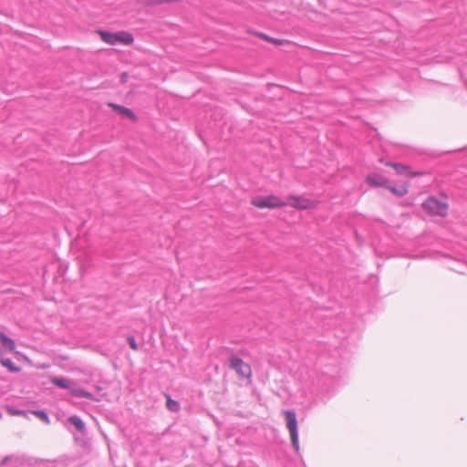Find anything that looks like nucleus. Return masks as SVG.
Wrapping results in <instances>:
<instances>
[{
	"instance_id": "nucleus-1",
	"label": "nucleus",
	"mask_w": 467,
	"mask_h": 467,
	"mask_svg": "<svg viewBox=\"0 0 467 467\" xmlns=\"http://www.w3.org/2000/svg\"><path fill=\"white\" fill-rule=\"evenodd\" d=\"M283 414L285 416V426L289 431L292 447L296 453L299 454L300 446L296 413L293 410H284Z\"/></svg>"
},
{
	"instance_id": "nucleus-2",
	"label": "nucleus",
	"mask_w": 467,
	"mask_h": 467,
	"mask_svg": "<svg viewBox=\"0 0 467 467\" xmlns=\"http://www.w3.org/2000/svg\"><path fill=\"white\" fill-rule=\"evenodd\" d=\"M422 208L430 215L444 217L448 213L449 205L447 202L431 196L422 203Z\"/></svg>"
},
{
	"instance_id": "nucleus-3",
	"label": "nucleus",
	"mask_w": 467,
	"mask_h": 467,
	"mask_svg": "<svg viewBox=\"0 0 467 467\" xmlns=\"http://www.w3.org/2000/svg\"><path fill=\"white\" fill-rule=\"evenodd\" d=\"M229 368L235 371L241 377L250 379L252 377V369L250 365L244 362L242 358L237 356L232 355L228 358Z\"/></svg>"
},
{
	"instance_id": "nucleus-4",
	"label": "nucleus",
	"mask_w": 467,
	"mask_h": 467,
	"mask_svg": "<svg viewBox=\"0 0 467 467\" xmlns=\"http://www.w3.org/2000/svg\"><path fill=\"white\" fill-rule=\"evenodd\" d=\"M252 204L257 208H278L285 206L286 202L275 195H269L254 198Z\"/></svg>"
},
{
	"instance_id": "nucleus-5",
	"label": "nucleus",
	"mask_w": 467,
	"mask_h": 467,
	"mask_svg": "<svg viewBox=\"0 0 467 467\" xmlns=\"http://www.w3.org/2000/svg\"><path fill=\"white\" fill-rule=\"evenodd\" d=\"M286 204L297 209H309L314 206V202L309 199L296 196H290Z\"/></svg>"
},
{
	"instance_id": "nucleus-6",
	"label": "nucleus",
	"mask_w": 467,
	"mask_h": 467,
	"mask_svg": "<svg viewBox=\"0 0 467 467\" xmlns=\"http://www.w3.org/2000/svg\"><path fill=\"white\" fill-rule=\"evenodd\" d=\"M387 166L392 167L396 173L399 175H406L409 177H415L422 174L421 172H411L410 168L408 165L401 164V163H396V162H385Z\"/></svg>"
},
{
	"instance_id": "nucleus-7",
	"label": "nucleus",
	"mask_w": 467,
	"mask_h": 467,
	"mask_svg": "<svg viewBox=\"0 0 467 467\" xmlns=\"http://www.w3.org/2000/svg\"><path fill=\"white\" fill-rule=\"evenodd\" d=\"M366 182L372 186L389 188L388 180L380 174L371 173L366 178Z\"/></svg>"
},
{
	"instance_id": "nucleus-8",
	"label": "nucleus",
	"mask_w": 467,
	"mask_h": 467,
	"mask_svg": "<svg viewBox=\"0 0 467 467\" xmlns=\"http://www.w3.org/2000/svg\"><path fill=\"white\" fill-rule=\"evenodd\" d=\"M69 393L76 398H84V399L95 400V398L92 393L85 390L82 388L76 387L75 383H74V385H71Z\"/></svg>"
},
{
	"instance_id": "nucleus-9",
	"label": "nucleus",
	"mask_w": 467,
	"mask_h": 467,
	"mask_svg": "<svg viewBox=\"0 0 467 467\" xmlns=\"http://www.w3.org/2000/svg\"><path fill=\"white\" fill-rule=\"evenodd\" d=\"M109 106L113 109L115 111L128 117L129 119H135L136 117L134 115V113L132 112L131 109L126 108V107H123V106H120V105H118V104H115V103H109Z\"/></svg>"
},
{
	"instance_id": "nucleus-10",
	"label": "nucleus",
	"mask_w": 467,
	"mask_h": 467,
	"mask_svg": "<svg viewBox=\"0 0 467 467\" xmlns=\"http://www.w3.org/2000/svg\"><path fill=\"white\" fill-rule=\"evenodd\" d=\"M67 421L71 425H73L78 432H80L82 434L85 433V431H86L85 423L80 419V417H78L77 415L70 416L68 418Z\"/></svg>"
},
{
	"instance_id": "nucleus-11",
	"label": "nucleus",
	"mask_w": 467,
	"mask_h": 467,
	"mask_svg": "<svg viewBox=\"0 0 467 467\" xmlns=\"http://www.w3.org/2000/svg\"><path fill=\"white\" fill-rule=\"evenodd\" d=\"M99 34L101 37V39L109 44V45H116L117 44V33H111L108 31L100 30L99 31Z\"/></svg>"
},
{
	"instance_id": "nucleus-12",
	"label": "nucleus",
	"mask_w": 467,
	"mask_h": 467,
	"mask_svg": "<svg viewBox=\"0 0 467 467\" xmlns=\"http://www.w3.org/2000/svg\"><path fill=\"white\" fill-rule=\"evenodd\" d=\"M52 383L55 386L60 389H67L68 391L71 389V385H74V382L72 380L67 379L66 378H55L52 379Z\"/></svg>"
},
{
	"instance_id": "nucleus-13",
	"label": "nucleus",
	"mask_w": 467,
	"mask_h": 467,
	"mask_svg": "<svg viewBox=\"0 0 467 467\" xmlns=\"http://www.w3.org/2000/svg\"><path fill=\"white\" fill-rule=\"evenodd\" d=\"M133 40L132 35L128 32L121 31L117 33V44L121 43L124 45H130Z\"/></svg>"
},
{
	"instance_id": "nucleus-14",
	"label": "nucleus",
	"mask_w": 467,
	"mask_h": 467,
	"mask_svg": "<svg viewBox=\"0 0 467 467\" xmlns=\"http://www.w3.org/2000/svg\"><path fill=\"white\" fill-rule=\"evenodd\" d=\"M0 342L3 347L10 351H13L16 348V343L13 339L8 337L5 333H0Z\"/></svg>"
},
{
	"instance_id": "nucleus-15",
	"label": "nucleus",
	"mask_w": 467,
	"mask_h": 467,
	"mask_svg": "<svg viewBox=\"0 0 467 467\" xmlns=\"http://www.w3.org/2000/svg\"><path fill=\"white\" fill-rule=\"evenodd\" d=\"M166 407L171 412H177L180 410L181 406L178 401L172 400L169 395H166Z\"/></svg>"
},
{
	"instance_id": "nucleus-16",
	"label": "nucleus",
	"mask_w": 467,
	"mask_h": 467,
	"mask_svg": "<svg viewBox=\"0 0 467 467\" xmlns=\"http://www.w3.org/2000/svg\"><path fill=\"white\" fill-rule=\"evenodd\" d=\"M1 364L11 372L19 371V368L15 365L11 358H1Z\"/></svg>"
},
{
	"instance_id": "nucleus-17",
	"label": "nucleus",
	"mask_w": 467,
	"mask_h": 467,
	"mask_svg": "<svg viewBox=\"0 0 467 467\" xmlns=\"http://www.w3.org/2000/svg\"><path fill=\"white\" fill-rule=\"evenodd\" d=\"M32 413L36 415L37 418H39L45 423H49V417L44 410H34L32 411Z\"/></svg>"
},
{
	"instance_id": "nucleus-18",
	"label": "nucleus",
	"mask_w": 467,
	"mask_h": 467,
	"mask_svg": "<svg viewBox=\"0 0 467 467\" xmlns=\"http://www.w3.org/2000/svg\"><path fill=\"white\" fill-rule=\"evenodd\" d=\"M127 341H128V344L130 345V347L132 349L137 350L139 348L138 344H137L134 337H132V336L128 337Z\"/></svg>"
},
{
	"instance_id": "nucleus-19",
	"label": "nucleus",
	"mask_w": 467,
	"mask_h": 467,
	"mask_svg": "<svg viewBox=\"0 0 467 467\" xmlns=\"http://www.w3.org/2000/svg\"><path fill=\"white\" fill-rule=\"evenodd\" d=\"M7 410L11 415H25V411H23L21 410L14 409L11 407L8 408Z\"/></svg>"
},
{
	"instance_id": "nucleus-20",
	"label": "nucleus",
	"mask_w": 467,
	"mask_h": 467,
	"mask_svg": "<svg viewBox=\"0 0 467 467\" xmlns=\"http://www.w3.org/2000/svg\"><path fill=\"white\" fill-rule=\"evenodd\" d=\"M171 0H149L148 3L150 5H158V4L168 3Z\"/></svg>"
},
{
	"instance_id": "nucleus-21",
	"label": "nucleus",
	"mask_w": 467,
	"mask_h": 467,
	"mask_svg": "<svg viewBox=\"0 0 467 467\" xmlns=\"http://www.w3.org/2000/svg\"><path fill=\"white\" fill-rule=\"evenodd\" d=\"M269 42H272V43H274L275 45H281L283 41H282V40H280V39H276V38H272V37H270Z\"/></svg>"
},
{
	"instance_id": "nucleus-22",
	"label": "nucleus",
	"mask_w": 467,
	"mask_h": 467,
	"mask_svg": "<svg viewBox=\"0 0 467 467\" xmlns=\"http://www.w3.org/2000/svg\"><path fill=\"white\" fill-rule=\"evenodd\" d=\"M258 36H259V37H261V38H263V39H265V40H267V41H269V40H270V37H269V36H266L265 34H264V33H260V34H258Z\"/></svg>"
},
{
	"instance_id": "nucleus-23",
	"label": "nucleus",
	"mask_w": 467,
	"mask_h": 467,
	"mask_svg": "<svg viewBox=\"0 0 467 467\" xmlns=\"http://www.w3.org/2000/svg\"><path fill=\"white\" fill-rule=\"evenodd\" d=\"M391 190H392V192H395V193H397V194H399V195H403V194H404V192H405V191H403V192H396L395 188H391Z\"/></svg>"
},
{
	"instance_id": "nucleus-24",
	"label": "nucleus",
	"mask_w": 467,
	"mask_h": 467,
	"mask_svg": "<svg viewBox=\"0 0 467 467\" xmlns=\"http://www.w3.org/2000/svg\"><path fill=\"white\" fill-rule=\"evenodd\" d=\"M8 461V457L4 458L3 463H5Z\"/></svg>"
}]
</instances>
